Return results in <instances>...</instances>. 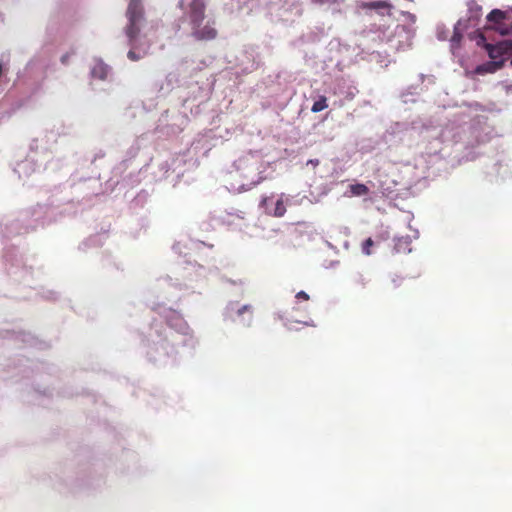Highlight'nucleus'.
<instances>
[{
  "mask_svg": "<svg viewBox=\"0 0 512 512\" xmlns=\"http://www.w3.org/2000/svg\"><path fill=\"white\" fill-rule=\"evenodd\" d=\"M268 201V197H263L261 200V206H265Z\"/></svg>",
  "mask_w": 512,
  "mask_h": 512,
  "instance_id": "18",
  "label": "nucleus"
},
{
  "mask_svg": "<svg viewBox=\"0 0 512 512\" xmlns=\"http://www.w3.org/2000/svg\"><path fill=\"white\" fill-rule=\"evenodd\" d=\"M504 62V59H500L499 61H488L486 63L478 65L475 69V73L480 75H484L487 73H495L504 66Z\"/></svg>",
  "mask_w": 512,
  "mask_h": 512,
  "instance_id": "4",
  "label": "nucleus"
},
{
  "mask_svg": "<svg viewBox=\"0 0 512 512\" xmlns=\"http://www.w3.org/2000/svg\"><path fill=\"white\" fill-rule=\"evenodd\" d=\"M327 107V98L325 96H320L319 99L313 103L311 111L313 113H317L326 109Z\"/></svg>",
  "mask_w": 512,
  "mask_h": 512,
  "instance_id": "10",
  "label": "nucleus"
},
{
  "mask_svg": "<svg viewBox=\"0 0 512 512\" xmlns=\"http://www.w3.org/2000/svg\"><path fill=\"white\" fill-rule=\"evenodd\" d=\"M296 298L307 301V300H309V295L304 291H300L296 294Z\"/></svg>",
  "mask_w": 512,
  "mask_h": 512,
  "instance_id": "15",
  "label": "nucleus"
},
{
  "mask_svg": "<svg viewBox=\"0 0 512 512\" xmlns=\"http://www.w3.org/2000/svg\"><path fill=\"white\" fill-rule=\"evenodd\" d=\"M401 243L408 244V241L406 239H399L398 243L396 244V247H398Z\"/></svg>",
  "mask_w": 512,
  "mask_h": 512,
  "instance_id": "17",
  "label": "nucleus"
},
{
  "mask_svg": "<svg viewBox=\"0 0 512 512\" xmlns=\"http://www.w3.org/2000/svg\"><path fill=\"white\" fill-rule=\"evenodd\" d=\"M360 7L363 9H388L392 8V5L386 0L374 1V2H361Z\"/></svg>",
  "mask_w": 512,
  "mask_h": 512,
  "instance_id": "6",
  "label": "nucleus"
},
{
  "mask_svg": "<svg viewBox=\"0 0 512 512\" xmlns=\"http://www.w3.org/2000/svg\"><path fill=\"white\" fill-rule=\"evenodd\" d=\"M205 3L204 0H192L189 4L187 16L191 26V35L197 41H209L217 37V30L207 22L202 26L205 19Z\"/></svg>",
  "mask_w": 512,
  "mask_h": 512,
  "instance_id": "2",
  "label": "nucleus"
},
{
  "mask_svg": "<svg viewBox=\"0 0 512 512\" xmlns=\"http://www.w3.org/2000/svg\"><path fill=\"white\" fill-rule=\"evenodd\" d=\"M263 180H264V177L259 176L257 181L253 182V185H257V184L261 183Z\"/></svg>",
  "mask_w": 512,
  "mask_h": 512,
  "instance_id": "16",
  "label": "nucleus"
},
{
  "mask_svg": "<svg viewBox=\"0 0 512 512\" xmlns=\"http://www.w3.org/2000/svg\"><path fill=\"white\" fill-rule=\"evenodd\" d=\"M109 72V67L102 62H98L92 68L91 74L93 77L104 80Z\"/></svg>",
  "mask_w": 512,
  "mask_h": 512,
  "instance_id": "7",
  "label": "nucleus"
},
{
  "mask_svg": "<svg viewBox=\"0 0 512 512\" xmlns=\"http://www.w3.org/2000/svg\"><path fill=\"white\" fill-rule=\"evenodd\" d=\"M126 17L128 22L125 35L130 46L127 57L131 61H138L148 54L152 45V41L148 40L145 34H141V25L144 21V7L141 0H130Z\"/></svg>",
  "mask_w": 512,
  "mask_h": 512,
  "instance_id": "1",
  "label": "nucleus"
},
{
  "mask_svg": "<svg viewBox=\"0 0 512 512\" xmlns=\"http://www.w3.org/2000/svg\"><path fill=\"white\" fill-rule=\"evenodd\" d=\"M244 312H249L252 314V307L250 305H244L238 309V315H242Z\"/></svg>",
  "mask_w": 512,
  "mask_h": 512,
  "instance_id": "13",
  "label": "nucleus"
},
{
  "mask_svg": "<svg viewBox=\"0 0 512 512\" xmlns=\"http://www.w3.org/2000/svg\"><path fill=\"white\" fill-rule=\"evenodd\" d=\"M370 192L369 188L362 183L351 184L348 187L347 195L350 197L365 196Z\"/></svg>",
  "mask_w": 512,
  "mask_h": 512,
  "instance_id": "5",
  "label": "nucleus"
},
{
  "mask_svg": "<svg viewBox=\"0 0 512 512\" xmlns=\"http://www.w3.org/2000/svg\"><path fill=\"white\" fill-rule=\"evenodd\" d=\"M314 4L318 5H334L340 2V0H311Z\"/></svg>",
  "mask_w": 512,
  "mask_h": 512,
  "instance_id": "12",
  "label": "nucleus"
},
{
  "mask_svg": "<svg viewBox=\"0 0 512 512\" xmlns=\"http://www.w3.org/2000/svg\"><path fill=\"white\" fill-rule=\"evenodd\" d=\"M268 213L277 218L283 217L285 215L286 206H285V200H284L283 194L276 201L275 208L273 209V211H269Z\"/></svg>",
  "mask_w": 512,
  "mask_h": 512,
  "instance_id": "8",
  "label": "nucleus"
},
{
  "mask_svg": "<svg viewBox=\"0 0 512 512\" xmlns=\"http://www.w3.org/2000/svg\"><path fill=\"white\" fill-rule=\"evenodd\" d=\"M374 245L372 238L366 239L362 244V252L365 255H371V247Z\"/></svg>",
  "mask_w": 512,
  "mask_h": 512,
  "instance_id": "11",
  "label": "nucleus"
},
{
  "mask_svg": "<svg viewBox=\"0 0 512 512\" xmlns=\"http://www.w3.org/2000/svg\"><path fill=\"white\" fill-rule=\"evenodd\" d=\"M461 38H462V35L459 32H454V34H453V36L451 38L452 44L459 43Z\"/></svg>",
  "mask_w": 512,
  "mask_h": 512,
  "instance_id": "14",
  "label": "nucleus"
},
{
  "mask_svg": "<svg viewBox=\"0 0 512 512\" xmlns=\"http://www.w3.org/2000/svg\"><path fill=\"white\" fill-rule=\"evenodd\" d=\"M505 17H506L505 12H503L502 10H499V9H494L487 15V20L490 22L499 23L502 20H504Z\"/></svg>",
  "mask_w": 512,
  "mask_h": 512,
  "instance_id": "9",
  "label": "nucleus"
},
{
  "mask_svg": "<svg viewBox=\"0 0 512 512\" xmlns=\"http://www.w3.org/2000/svg\"><path fill=\"white\" fill-rule=\"evenodd\" d=\"M510 64H511V66H512V58H511Z\"/></svg>",
  "mask_w": 512,
  "mask_h": 512,
  "instance_id": "20",
  "label": "nucleus"
},
{
  "mask_svg": "<svg viewBox=\"0 0 512 512\" xmlns=\"http://www.w3.org/2000/svg\"><path fill=\"white\" fill-rule=\"evenodd\" d=\"M485 49L493 61L503 59V56L512 54V40H503L497 44H485Z\"/></svg>",
  "mask_w": 512,
  "mask_h": 512,
  "instance_id": "3",
  "label": "nucleus"
},
{
  "mask_svg": "<svg viewBox=\"0 0 512 512\" xmlns=\"http://www.w3.org/2000/svg\"><path fill=\"white\" fill-rule=\"evenodd\" d=\"M61 60L63 63H66L68 60V56L67 55L63 56Z\"/></svg>",
  "mask_w": 512,
  "mask_h": 512,
  "instance_id": "19",
  "label": "nucleus"
}]
</instances>
